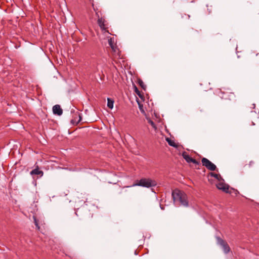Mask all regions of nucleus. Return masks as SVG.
<instances>
[{
  "label": "nucleus",
  "instance_id": "obj_11",
  "mask_svg": "<svg viewBox=\"0 0 259 259\" xmlns=\"http://www.w3.org/2000/svg\"><path fill=\"white\" fill-rule=\"evenodd\" d=\"M209 175L210 176L212 177H213V178H215L216 179H217L219 181H224V180L222 179V178L221 177V176L218 175V174H215L214 172H210L209 174Z\"/></svg>",
  "mask_w": 259,
  "mask_h": 259
},
{
  "label": "nucleus",
  "instance_id": "obj_6",
  "mask_svg": "<svg viewBox=\"0 0 259 259\" xmlns=\"http://www.w3.org/2000/svg\"><path fill=\"white\" fill-rule=\"evenodd\" d=\"M183 157L185 159V160L188 162L190 163L192 162L195 165H200V162L197 161L195 159L191 157L186 152H184L182 154Z\"/></svg>",
  "mask_w": 259,
  "mask_h": 259
},
{
  "label": "nucleus",
  "instance_id": "obj_15",
  "mask_svg": "<svg viewBox=\"0 0 259 259\" xmlns=\"http://www.w3.org/2000/svg\"><path fill=\"white\" fill-rule=\"evenodd\" d=\"M108 44L110 47L112 48V49L115 52L116 51V47L114 45V41L112 38H110L108 39Z\"/></svg>",
  "mask_w": 259,
  "mask_h": 259
},
{
  "label": "nucleus",
  "instance_id": "obj_24",
  "mask_svg": "<svg viewBox=\"0 0 259 259\" xmlns=\"http://www.w3.org/2000/svg\"><path fill=\"white\" fill-rule=\"evenodd\" d=\"M252 163H253V162L250 161L249 164V166H251Z\"/></svg>",
  "mask_w": 259,
  "mask_h": 259
},
{
  "label": "nucleus",
  "instance_id": "obj_8",
  "mask_svg": "<svg viewBox=\"0 0 259 259\" xmlns=\"http://www.w3.org/2000/svg\"><path fill=\"white\" fill-rule=\"evenodd\" d=\"M53 112L54 114L60 116L63 113V110L59 105H55L53 107Z\"/></svg>",
  "mask_w": 259,
  "mask_h": 259
},
{
  "label": "nucleus",
  "instance_id": "obj_13",
  "mask_svg": "<svg viewBox=\"0 0 259 259\" xmlns=\"http://www.w3.org/2000/svg\"><path fill=\"white\" fill-rule=\"evenodd\" d=\"M114 101L111 98H107V106L110 109L113 108Z\"/></svg>",
  "mask_w": 259,
  "mask_h": 259
},
{
  "label": "nucleus",
  "instance_id": "obj_20",
  "mask_svg": "<svg viewBox=\"0 0 259 259\" xmlns=\"http://www.w3.org/2000/svg\"><path fill=\"white\" fill-rule=\"evenodd\" d=\"M92 7L93 8L94 10L96 12L97 9L94 7V4H92Z\"/></svg>",
  "mask_w": 259,
  "mask_h": 259
},
{
  "label": "nucleus",
  "instance_id": "obj_14",
  "mask_svg": "<svg viewBox=\"0 0 259 259\" xmlns=\"http://www.w3.org/2000/svg\"><path fill=\"white\" fill-rule=\"evenodd\" d=\"M181 18L182 21H186L190 18V15L186 13L181 14Z\"/></svg>",
  "mask_w": 259,
  "mask_h": 259
},
{
  "label": "nucleus",
  "instance_id": "obj_25",
  "mask_svg": "<svg viewBox=\"0 0 259 259\" xmlns=\"http://www.w3.org/2000/svg\"><path fill=\"white\" fill-rule=\"evenodd\" d=\"M252 106H253V108H254V107H255V105L254 104H252Z\"/></svg>",
  "mask_w": 259,
  "mask_h": 259
},
{
  "label": "nucleus",
  "instance_id": "obj_26",
  "mask_svg": "<svg viewBox=\"0 0 259 259\" xmlns=\"http://www.w3.org/2000/svg\"><path fill=\"white\" fill-rule=\"evenodd\" d=\"M128 187H130V186H126V187H124L123 188H128Z\"/></svg>",
  "mask_w": 259,
  "mask_h": 259
},
{
  "label": "nucleus",
  "instance_id": "obj_10",
  "mask_svg": "<svg viewBox=\"0 0 259 259\" xmlns=\"http://www.w3.org/2000/svg\"><path fill=\"white\" fill-rule=\"evenodd\" d=\"M75 115L78 116V120H76L75 117L74 118V119H72L71 121V122L73 124H74L75 123H76V124L78 123L79 122H80L81 121V119H82L80 113L79 112L77 111L75 113Z\"/></svg>",
  "mask_w": 259,
  "mask_h": 259
},
{
  "label": "nucleus",
  "instance_id": "obj_12",
  "mask_svg": "<svg viewBox=\"0 0 259 259\" xmlns=\"http://www.w3.org/2000/svg\"><path fill=\"white\" fill-rule=\"evenodd\" d=\"M166 141L170 146L175 148L178 147V145L176 144V143L174 141L171 140L170 138H167L166 139Z\"/></svg>",
  "mask_w": 259,
  "mask_h": 259
},
{
  "label": "nucleus",
  "instance_id": "obj_16",
  "mask_svg": "<svg viewBox=\"0 0 259 259\" xmlns=\"http://www.w3.org/2000/svg\"><path fill=\"white\" fill-rule=\"evenodd\" d=\"M138 83L139 85L144 90H146V86L144 84V82L141 79H139L138 80Z\"/></svg>",
  "mask_w": 259,
  "mask_h": 259
},
{
  "label": "nucleus",
  "instance_id": "obj_1",
  "mask_svg": "<svg viewBox=\"0 0 259 259\" xmlns=\"http://www.w3.org/2000/svg\"><path fill=\"white\" fill-rule=\"evenodd\" d=\"M172 198L175 202H179L181 205L188 207L189 203L188 197L186 193L178 189H176L172 193Z\"/></svg>",
  "mask_w": 259,
  "mask_h": 259
},
{
  "label": "nucleus",
  "instance_id": "obj_19",
  "mask_svg": "<svg viewBox=\"0 0 259 259\" xmlns=\"http://www.w3.org/2000/svg\"><path fill=\"white\" fill-rule=\"evenodd\" d=\"M206 7L207 8V11H208V14L211 13V11H212V9L209 8V7L208 5H206ZM210 7L211 8V6H210Z\"/></svg>",
  "mask_w": 259,
  "mask_h": 259
},
{
  "label": "nucleus",
  "instance_id": "obj_3",
  "mask_svg": "<svg viewBox=\"0 0 259 259\" xmlns=\"http://www.w3.org/2000/svg\"><path fill=\"white\" fill-rule=\"evenodd\" d=\"M201 162L203 166H204L207 169L211 171H214L216 170V165L206 158H202Z\"/></svg>",
  "mask_w": 259,
  "mask_h": 259
},
{
  "label": "nucleus",
  "instance_id": "obj_22",
  "mask_svg": "<svg viewBox=\"0 0 259 259\" xmlns=\"http://www.w3.org/2000/svg\"><path fill=\"white\" fill-rule=\"evenodd\" d=\"M96 16H97L98 18H100V17H99V14H98V12H96Z\"/></svg>",
  "mask_w": 259,
  "mask_h": 259
},
{
  "label": "nucleus",
  "instance_id": "obj_2",
  "mask_svg": "<svg viewBox=\"0 0 259 259\" xmlns=\"http://www.w3.org/2000/svg\"><path fill=\"white\" fill-rule=\"evenodd\" d=\"M157 183L155 180L149 178H142L138 181L136 183L133 184L132 187L136 186L150 188L156 186Z\"/></svg>",
  "mask_w": 259,
  "mask_h": 259
},
{
  "label": "nucleus",
  "instance_id": "obj_17",
  "mask_svg": "<svg viewBox=\"0 0 259 259\" xmlns=\"http://www.w3.org/2000/svg\"><path fill=\"white\" fill-rule=\"evenodd\" d=\"M134 89H135V92L136 93V94L138 96H139V97L141 98L142 97V95H141V92H140V91L138 89L136 85H134Z\"/></svg>",
  "mask_w": 259,
  "mask_h": 259
},
{
  "label": "nucleus",
  "instance_id": "obj_21",
  "mask_svg": "<svg viewBox=\"0 0 259 259\" xmlns=\"http://www.w3.org/2000/svg\"><path fill=\"white\" fill-rule=\"evenodd\" d=\"M35 225L38 227V228H39V226H38V224L37 223L36 221V220H35Z\"/></svg>",
  "mask_w": 259,
  "mask_h": 259
},
{
  "label": "nucleus",
  "instance_id": "obj_7",
  "mask_svg": "<svg viewBox=\"0 0 259 259\" xmlns=\"http://www.w3.org/2000/svg\"><path fill=\"white\" fill-rule=\"evenodd\" d=\"M98 24L102 30H106L107 29L106 21L102 17L99 18L98 19Z\"/></svg>",
  "mask_w": 259,
  "mask_h": 259
},
{
  "label": "nucleus",
  "instance_id": "obj_4",
  "mask_svg": "<svg viewBox=\"0 0 259 259\" xmlns=\"http://www.w3.org/2000/svg\"><path fill=\"white\" fill-rule=\"evenodd\" d=\"M218 243L221 245L225 253H228L230 251V248L227 243L220 237L217 238Z\"/></svg>",
  "mask_w": 259,
  "mask_h": 259
},
{
  "label": "nucleus",
  "instance_id": "obj_9",
  "mask_svg": "<svg viewBox=\"0 0 259 259\" xmlns=\"http://www.w3.org/2000/svg\"><path fill=\"white\" fill-rule=\"evenodd\" d=\"M30 175H40L42 176L44 174V172L42 170L39 169L38 166H37L35 168L31 170L30 172Z\"/></svg>",
  "mask_w": 259,
  "mask_h": 259
},
{
  "label": "nucleus",
  "instance_id": "obj_5",
  "mask_svg": "<svg viewBox=\"0 0 259 259\" xmlns=\"http://www.w3.org/2000/svg\"><path fill=\"white\" fill-rule=\"evenodd\" d=\"M216 186L218 189L221 190L223 192L229 193H231L229 191V186L227 184H225L223 182H222V181H220V182L217 183L216 184Z\"/></svg>",
  "mask_w": 259,
  "mask_h": 259
},
{
  "label": "nucleus",
  "instance_id": "obj_18",
  "mask_svg": "<svg viewBox=\"0 0 259 259\" xmlns=\"http://www.w3.org/2000/svg\"><path fill=\"white\" fill-rule=\"evenodd\" d=\"M148 122L152 125L153 128H156L155 124L152 120L150 119H148Z\"/></svg>",
  "mask_w": 259,
  "mask_h": 259
},
{
  "label": "nucleus",
  "instance_id": "obj_23",
  "mask_svg": "<svg viewBox=\"0 0 259 259\" xmlns=\"http://www.w3.org/2000/svg\"><path fill=\"white\" fill-rule=\"evenodd\" d=\"M230 96H232V97L235 96H234V94L233 93H230Z\"/></svg>",
  "mask_w": 259,
  "mask_h": 259
}]
</instances>
